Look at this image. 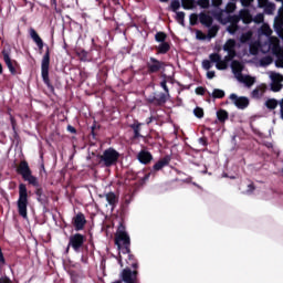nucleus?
Wrapping results in <instances>:
<instances>
[{
	"label": "nucleus",
	"instance_id": "63",
	"mask_svg": "<svg viewBox=\"0 0 283 283\" xmlns=\"http://www.w3.org/2000/svg\"><path fill=\"white\" fill-rule=\"evenodd\" d=\"M207 78H216V72L214 71H209L208 73H207Z\"/></svg>",
	"mask_w": 283,
	"mask_h": 283
},
{
	"label": "nucleus",
	"instance_id": "57",
	"mask_svg": "<svg viewBox=\"0 0 283 283\" xmlns=\"http://www.w3.org/2000/svg\"><path fill=\"white\" fill-rule=\"evenodd\" d=\"M199 144L202 145L203 147H207V145H209V142H208L207 137H200Z\"/></svg>",
	"mask_w": 283,
	"mask_h": 283
},
{
	"label": "nucleus",
	"instance_id": "21",
	"mask_svg": "<svg viewBox=\"0 0 283 283\" xmlns=\"http://www.w3.org/2000/svg\"><path fill=\"white\" fill-rule=\"evenodd\" d=\"M105 199L106 202H108L109 207H112V209H116V205H118V196L115 195L114 192H107L105 193Z\"/></svg>",
	"mask_w": 283,
	"mask_h": 283
},
{
	"label": "nucleus",
	"instance_id": "16",
	"mask_svg": "<svg viewBox=\"0 0 283 283\" xmlns=\"http://www.w3.org/2000/svg\"><path fill=\"white\" fill-rule=\"evenodd\" d=\"M29 34H30L32 41L35 42V45H38V49H39L40 52H41V50H43V48H44V45H45V43H43V39H41V36L39 35V33L36 32V30H34V28H31V29L29 30Z\"/></svg>",
	"mask_w": 283,
	"mask_h": 283
},
{
	"label": "nucleus",
	"instance_id": "25",
	"mask_svg": "<svg viewBox=\"0 0 283 283\" xmlns=\"http://www.w3.org/2000/svg\"><path fill=\"white\" fill-rule=\"evenodd\" d=\"M128 255V259L126 260V263L128 264V266H130L132 269H138V260H136V256L132 253H126Z\"/></svg>",
	"mask_w": 283,
	"mask_h": 283
},
{
	"label": "nucleus",
	"instance_id": "42",
	"mask_svg": "<svg viewBox=\"0 0 283 283\" xmlns=\"http://www.w3.org/2000/svg\"><path fill=\"white\" fill-rule=\"evenodd\" d=\"M210 59V63H220V60L222 59V56L218 53H211L209 55Z\"/></svg>",
	"mask_w": 283,
	"mask_h": 283
},
{
	"label": "nucleus",
	"instance_id": "44",
	"mask_svg": "<svg viewBox=\"0 0 283 283\" xmlns=\"http://www.w3.org/2000/svg\"><path fill=\"white\" fill-rule=\"evenodd\" d=\"M151 176V174H146L144 175V177H142L138 181H137V187H143L145 185V182H147V180H149V177Z\"/></svg>",
	"mask_w": 283,
	"mask_h": 283
},
{
	"label": "nucleus",
	"instance_id": "41",
	"mask_svg": "<svg viewBox=\"0 0 283 283\" xmlns=\"http://www.w3.org/2000/svg\"><path fill=\"white\" fill-rule=\"evenodd\" d=\"M193 114L196 116V118H205V109H202L201 107H196L193 109Z\"/></svg>",
	"mask_w": 283,
	"mask_h": 283
},
{
	"label": "nucleus",
	"instance_id": "18",
	"mask_svg": "<svg viewBox=\"0 0 283 283\" xmlns=\"http://www.w3.org/2000/svg\"><path fill=\"white\" fill-rule=\"evenodd\" d=\"M137 159L139 160V163H142V165H149V163L154 160V156L147 150H142L138 153Z\"/></svg>",
	"mask_w": 283,
	"mask_h": 283
},
{
	"label": "nucleus",
	"instance_id": "34",
	"mask_svg": "<svg viewBox=\"0 0 283 283\" xmlns=\"http://www.w3.org/2000/svg\"><path fill=\"white\" fill-rule=\"evenodd\" d=\"M212 98H224L226 93L220 88H214L211 94Z\"/></svg>",
	"mask_w": 283,
	"mask_h": 283
},
{
	"label": "nucleus",
	"instance_id": "13",
	"mask_svg": "<svg viewBox=\"0 0 283 283\" xmlns=\"http://www.w3.org/2000/svg\"><path fill=\"white\" fill-rule=\"evenodd\" d=\"M271 81L272 92H280V90H282L283 75L280 73H272Z\"/></svg>",
	"mask_w": 283,
	"mask_h": 283
},
{
	"label": "nucleus",
	"instance_id": "35",
	"mask_svg": "<svg viewBox=\"0 0 283 283\" xmlns=\"http://www.w3.org/2000/svg\"><path fill=\"white\" fill-rule=\"evenodd\" d=\"M176 21H177V23H179V25L185 27V12L184 11L176 12Z\"/></svg>",
	"mask_w": 283,
	"mask_h": 283
},
{
	"label": "nucleus",
	"instance_id": "54",
	"mask_svg": "<svg viewBox=\"0 0 283 283\" xmlns=\"http://www.w3.org/2000/svg\"><path fill=\"white\" fill-rule=\"evenodd\" d=\"M202 67H203V70H209L211 67V61L203 60L202 61Z\"/></svg>",
	"mask_w": 283,
	"mask_h": 283
},
{
	"label": "nucleus",
	"instance_id": "5",
	"mask_svg": "<svg viewBox=\"0 0 283 283\" xmlns=\"http://www.w3.org/2000/svg\"><path fill=\"white\" fill-rule=\"evenodd\" d=\"M146 74H148L149 76L154 75V74H160V72H165V67H167V63L150 56L147 61H146Z\"/></svg>",
	"mask_w": 283,
	"mask_h": 283
},
{
	"label": "nucleus",
	"instance_id": "9",
	"mask_svg": "<svg viewBox=\"0 0 283 283\" xmlns=\"http://www.w3.org/2000/svg\"><path fill=\"white\" fill-rule=\"evenodd\" d=\"M147 103L150 105H155L156 107H163L165 103H167V94L166 93H155L147 99Z\"/></svg>",
	"mask_w": 283,
	"mask_h": 283
},
{
	"label": "nucleus",
	"instance_id": "55",
	"mask_svg": "<svg viewBox=\"0 0 283 283\" xmlns=\"http://www.w3.org/2000/svg\"><path fill=\"white\" fill-rule=\"evenodd\" d=\"M255 191V184L251 182L248 185L247 193H253Z\"/></svg>",
	"mask_w": 283,
	"mask_h": 283
},
{
	"label": "nucleus",
	"instance_id": "37",
	"mask_svg": "<svg viewBox=\"0 0 283 283\" xmlns=\"http://www.w3.org/2000/svg\"><path fill=\"white\" fill-rule=\"evenodd\" d=\"M265 14H273L275 12V4L272 2H269L263 7Z\"/></svg>",
	"mask_w": 283,
	"mask_h": 283
},
{
	"label": "nucleus",
	"instance_id": "58",
	"mask_svg": "<svg viewBox=\"0 0 283 283\" xmlns=\"http://www.w3.org/2000/svg\"><path fill=\"white\" fill-rule=\"evenodd\" d=\"M211 3L213 8H220L222 6V0H212Z\"/></svg>",
	"mask_w": 283,
	"mask_h": 283
},
{
	"label": "nucleus",
	"instance_id": "7",
	"mask_svg": "<svg viewBox=\"0 0 283 283\" xmlns=\"http://www.w3.org/2000/svg\"><path fill=\"white\" fill-rule=\"evenodd\" d=\"M115 244L122 253H132V239L125 234H115Z\"/></svg>",
	"mask_w": 283,
	"mask_h": 283
},
{
	"label": "nucleus",
	"instance_id": "53",
	"mask_svg": "<svg viewBox=\"0 0 283 283\" xmlns=\"http://www.w3.org/2000/svg\"><path fill=\"white\" fill-rule=\"evenodd\" d=\"M160 86L163 87L164 92H166V94H169V87L167 86V80L161 81Z\"/></svg>",
	"mask_w": 283,
	"mask_h": 283
},
{
	"label": "nucleus",
	"instance_id": "20",
	"mask_svg": "<svg viewBox=\"0 0 283 283\" xmlns=\"http://www.w3.org/2000/svg\"><path fill=\"white\" fill-rule=\"evenodd\" d=\"M92 48H91V55L93 61H98L101 59V53L103 52V46L94 43V40H92Z\"/></svg>",
	"mask_w": 283,
	"mask_h": 283
},
{
	"label": "nucleus",
	"instance_id": "36",
	"mask_svg": "<svg viewBox=\"0 0 283 283\" xmlns=\"http://www.w3.org/2000/svg\"><path fill=\"white\" fill-rule=\"evenodd\" d=\"M240 14H234V15H230L228 17V23L232 24V25H238L240 23Z\"/></svg>",
	"mask_w": 283,
	"mask_h": 283
},
{
	"label": "nucleus",
	"instance_id": "62",
	"mask_svg": "<svg viewBox=\"0 0 283 283\" xmlns=\"http://www.w3.org/2000/svg\"><path fill=\"white\" fill-rule=\"evenodd\" d=\"M258 3L259 8H264L269 3V0H258Z\"/></svg>",
	"mask_w": 283,
	"mask_h": 283
},
{
	"label": "nucleus",
	"instance_id": "28",
	"mask_svg": "<svg viewBox=\"0 0 283 283\" xmlns=\"http://www.w3.org/2000/svg\"><path fill=\"white\" fill-rule=\"evenodd\" d=\"M239 80L241 83H244L247 87H252L255 84V77H252L251 75H247L245 77L241 76Z\"/></svg>",
	"mask_w": 283,
	"mask_h": 283
},
{
	"label": "nucleus",
	"instance_id": "12",
	"mask_svg": "<svg viewBox=\"0 0 283 283\" xmlns=\"http://www.w3.org/2000/svg\"><path fill=\"white\" fill-rule=\"evenodd\" d=\"M128 127L133 130V137L130 140H139V138H144L140 134L143 129V123L138 122V119H135L133 124H129Z\"/></svg>",
	"mask_w": 283,
	"mask_h": 283
},
{
	"label": "nucleus",
	"instance_id": "1",
	"mask_svg": "<svg viewBox=\"0 0 283 283\" xmlns=\"http://www.w3.org/2000/svg\"><path fill=\"white\" fill-rule=\"evenodd\" d=\"M15 171L19 176H22L24 182H28V185H31V187L35 188L34 193L36 196L38 202H40V205H48V197L45 196V191L43 190L41 184H39V178L32 175L30 164H28L27 160H21Z\"/></svg>",
	"mask_w": 283,
	"mask_h": 283
},
{
	"label": "nucleus",
	"instance_id": "11",
	"mask_svg": "<svg viewBox=\"0 0 283 283\" xmlns=\"http://www.w3.org/2000/svg\"><path fill=\"white\" fill-rule=\"evenodd\" d=\"M138 276V271L126 268L122 271V280L125 283H136V277Z\"/></svg>",
	"mask_w": 283,
	"mask_h": 283
},
{
	"label": "nucleus",
	"instance_id": "15",
	"mask_svg": "<svg viewBox=\"0 0 283 283\" xmlns=\"http://www.w3.org/2000/svg\"><path fill=\"white\" fill-rule=\"evenodd\" d=\"M3 61L9 70V72L14 76L17 75V69L14 67V64L12 62V59H10V52L3 50L2 51Z\"/></svg>",
	"mask_w": 283,
	"mask_h": 283
},
{
	"label": "nucleus",
	"instance_id": "31",
	"mask_svg": "<svg viewBox=\"0 0 283 283\" xmlns=\"http://www.w3.org/2000/svg\"><path fill=\"white\" fill-rule=\"evenodd\" d=\"M209 28L210 29L208 30V39H216V36H218V31L220 30V27L212 25Z\"/></svg>",
	"mask_w": 283,
	"mask_h": 283
},
{
	"label": "nucleus",
	"instance_id": "22",
	"mask_svg": "<svg viewBox=\"0 0 283 283\" xmlns=\"http://www.w3.org/2000/svg\"><path fill=\"white\" fill-rule=\"evenodd\" d=\"M224 52L237 54L235 52V41L233 39H229L223 45Z\"/></svg>",
	"mask_w": 283,
	"mask_h": 283
},
{
	"label": "nucleus",
	"instance_id": "23",
	"mask_svg": "<svg viewBox=\"0 0 283 283\" xmlns=\"http://www.w3.org/2000/svg\"><path fill=\"white\" fill-rule=\"evenodd\" d=\"M158 54H167L169 50H171V44L169 42H161L158 46H156Z\"/></svg>",
	"mask_w": 283,
	"mask_h": 283
},
{
	"label": "nucleus",
	"instance_id": "39",
	"mask_svg": "<svg viewBox=\"0 0 283 283\" xmlns=\"http://www.w3.org/2000/svg\"><path fill=\"white\" fill-rule=\"evenodd\" d=\"M260 63L263 67H266V65H271V63H273V57H271V55H266L260 60Z\"/></svg>",
	"mask_w": 283,
	"mask_h": 283
},
{
	"label": "nucleus",
	"instance_id": "17",
	"mask_svg": "<svg viewBox=\"0 0 283 283\" xmlns=\"http://www.w3.org/2000/svg\"><path fill=\"white\" fill-rule=\"evenodd\" d=\"M239 18L245 25H249V23H253V15L251 14V11L249 9H241L239 11Z\"/></svg>",
	"mask_w": 283,
	"mask_h": 283
},
{
	"label": "nucleus",
	"instance_id": "47",
	"mask_svg": "<svg viewBox=\"0 0 283 283\" xmlns=\"http://www.w3.org/2000/svg\"><path fill=\"white\" fill-rule=\"evenodd\" d=\"M217 70H227L229 67V64L224 62V60H220L217 64H216Z\"/></svg>",
	"mask_w": 283,
	"mask_h": 283
},
{
	"label": "nucleus",
	"instance_id": "32",
	"mask_svg": "<svg viewBox=\"0 0 283 283\" xmlns=\"http://www.w3.org/2000/svg\"><path fill=\"white\" fill-rule=\"evenodd\" d=\"M253 39V32L248 31L245 33H242L240 36V43H249Z\"/></svg>",
	"mask_w": 283,
	"mask_h": 283
},
{
	"label": "nucleus",
	"instance_id": "59",
	"mask_svg": "<svg viewBox=\"0 0 283 283\" xmlns=\"http://www.w3.org/2000/svg\"><path fill=\"white\" fill-rule=\"evenodd\" d=\"M6 264V258L3 256V251L0 248V269Z\"/></svg>",
	"mask_w": 283,
	"mask_h": 283
},
{
	"label": "nucleus",
	"instance_id": "10",
	"mask_svg": "<svg viewBox=\"0 0 283 283\" xmlns=\"http://www.w3.org/2000/svg\"><path fill=\"white\" fill-rule=\"evenodd\" d=\"M72 224L76 231H83L85 229V224H87V219H85V214L83 212H78L72 219Z\"/></svg>",
	"mask_w": 283,
	"mask_h": 283
},
{
	"label": "nucleus",
	"instance_id": "45",
	"mask_svg": "<svg viewBox=\"0 0 283 283\" xmlns=\"http://www.w3.org/2000/svg\"><path fill=\"white\" fill-rule=\"evenodd\" d=\"M196 4L200 6L203 10H207V8H209V6H211L209 0H198V1H196Z\"/></svg>",
	"mask_w": 283,
	"mask_h": 283
},
{
	"label": "nucleus",
	"instance_id": "30",
	"mask_svg": "<svg viewBox=\"0 0 283 283\" xmlns=\"http://www.w3.org/2000/svg\"><path fill=\"white\" fill-rule=\"evenodd\" d=\"M263 95H264V87L263 86H258L251 93L252 98H262Z\"/></svg>",
	"mask_w": 283,
	"mask_h": 283
},
{
	"label": "nucleus",
	"instance_id": "8",
	"mask_svg": "<svg viewBox=\"0 0 283 283\" xmlns=\"http://www.w3.org/2000/svg\"><path fill=\"white\" fill-rule=\"evenodd\" d=\"M230 101L235 105L238 109H247L250 105L249 97L247 96H238L235 93L230 94Z\"/></svg>",
	"mask_w": 283,
	"mask_h": 283
},
{
	"label": "nucleus",
	"instance_id": "61",
	"mask_svg": "<svg viewBox=\"0 0 283 283\" xmlns=\"http://www.w3.org/2000/svg\"><path fill=\"white\" fill-rule=\"evenodd\" d=\"M1 271V268H0ZM0 283H12V281L10 280V277L4 276V277H0Z\"/></svg>",
	"mask_w": 283,
	"mask_h": 283
},
{
	"label": "nucleus",
	"instance_id": "19",
	"mask_svg": "<svg viewBox=\"0 0 283 283\" xmlns=\"http://www.w3.org/2000/svg\"><path fill=\"white\" fill-rule=\"evenodd\" d=\"M199 22L201 25H205V28H211V25H213V18L207 12H201L199 13Z\"/></svg>",
	"mask_w": 283,
	"mask_h": 283
},
{
	"label": "nucleus",
	"instance_id": "43",
	"mask_svg": "<svg viewBox=\"0 0 283 283\" xmlns=\"http://www.w3.org/2000/svg\"><path fill=\"white\" fill-rule=\"evenodd\" d=\"M196 39L198 41H207V39H209V38L201 30H196Z\"/></svg>",
	"mask_w": 283,
	"mask_h": 283
},
{
	"label": "nucleus",
	"instance_id": "38",
	"mask_svg": "<svg viewBox=\"0 0 283 283\" xmlns=\"http://www.w3.org/2000/svg\"><path fill=\"white\" fill-rule=\"evenodd\" d=\"M169 9L172 12H178L180 10V0H171Z\"/></svg>",
	"mask_w": 283,
	"mask_h": 283
},
{
	"label": "nucleus",
	"instance_id": "46",
	"mask_svg": "<svg viewBox=\"0 0 283 283\" xmlns=\"http://www.w3.org/2000/svg\"><path fill=\"white\" fill-rule=\"evenodd\" d=\"M198 19H200V15H198V13L190 14V25H198Z\"/></svg>",
	"mask_w": 283,
	"mask_h": 283
},
{
	"label": "nucleus",
	"instance_id": "33",
	"mask_svg": "<svg viewBox=\"0 0 283 283\" xmlns=\"http://www.w3.org/2000/svg\"><path fill=\"white\" fill-rule=\"evenodd\" d=\"M155 41H157V43H165L167 42V33L159 31L155 34Z\"/></svg>",
	"mask_w": 283,
	"mask_h": 283
},
{
	"label": "nucleus",
	"instance_id": "40",
	"mask_svg": "<svg viewBox=\"0 0 283 283\" xmlns=\"http://www.w3.org/2000/svg\"><path fill=\"white\" fill-rule=\"evenodd\" d=\"M258 52H260V45L258 43H251L250 54H252V56H258Z\"/></svg>",
	"mask_w": 283,
	"mask_h": 283
},
{
	"label": "nucleus",
	"instance_id": "27",
	"mask_svg": "<svg viewBox=\"0 0 283 283\" xmlns=\"http://www.w3.org/2000/svg\"><path fill=\"white\" fill-rule=\"evenodd\" d=\"M217 118H218L219 123H224V122L229 120V112H227L226 109H219L217 112Z\"/></svg>",
	"mask_w": 283,
	"mask_h": 283
},
{
	"label": "nucleus",
	"instance_id": "48",
	"mask_svg": "<svg viewBox=\"0 0 283 283\" xmlns=\"http://www.w3.org/2000/svg\"><path fill=\"white\" fill-rule=\"evenodd\" d=\"M125 229H126L125 223H123V221L119 222V226L116 231V235H123V234L127 233V231H125Z\"/></svg>",
	"mask_w": 283,
	"mask_h": 283
},
{
	"label": "nucleus",
	"instance_id": "56",
	"mask_svg": "<svg viewBox=\"0 0 283 283\" xmlns=\"http://www.w3.org/2000/svg\"><path fill=\"white\" fill-rule=\"evenodd\" d=\"M11 127L13 129L14 135L17 136V119H14V117H11Z\"/></svg>",
	"mask_w": 283,
	"mask_h": 283
},
{
	"label": "nucleus",
	"instance_id": "24",
	"mask_svg": "<svg viewBox=\"0 0 283 283\" xmlns=\"http://www.w3.org/2000/svg\"><path fill=\"white\" fill-rule=\"evenodd\" d=\"M231 67L234 74H240V76H242V70L244 69V66H242V63L240 61L233 60L231 63Z\"/></svg>",
	"mask_w": 283,
	"mask_h": 283
},
{
	"label": "nucleus",
	"instance_id": "49",
	"mask_svg": "<svg viewBox=\"0 0 283 283\" xmlns=\"http://www.w3.org/2000/svg\"><path fill=\"white\" fill-rule=\"evenodd\" d=\"M229 34H235L238 30H240V27L238 24H230L227 28Z\"/></svg>",
	"mask_w": 283,
	"mask_h": 283
},
{
	"label": "nucleus",
	"instance_id": "3",
	"mask_svg": "<svg viewBox=\"0 0 283 283\" xmlns=\"http://www.w3.org/2000/svg\"><path fill=\"white\" fill-rule=\"evenodd\" d=\"M99 161L98 165L101 167H114L118 165V160L120 158V153H118L116 149L109 147L103 151L102 155H99Z\"/></svg>",
	"mask_w": 283,
	"mask_h": 283
},
{
	"label": "nucleus",
	"instance_id": "60",
	"mask_svg": "<svg viewBox=\"0 0 283 283\" xmlns=\"http://www.w3.org/2000/svg\"><path fill=\"white\" fill-rule=\"evenodd\" d=\"M241 3L244 8H249L253 3V0H241Z\"/></svg>",
	"mask_w": 283,
	"mask_h": 283
},
{
	"label": "nucleus",
	"instance_id": "52",
	"mask_svg": "<svg viewBox=\"0 0 283 283\" xmlns=\"http://www.w3.org/2000/svg\"><path fill=\"white\" fill-rule=\"evenodd\" d=\"M206 93H207V88H205V87H202V86H198V87L196 88V94H197L198 96H205Z\"/></svg>",
	"mask_w": 283,
	"mask_h": 283
},
{
	"label": "nucleus",
	"instance_id": "2",
	"mask_svg": "<svg viewBox=\"0 0 283 283\" xmlns=\"http://www.w3.org/2000/svg\"><path fill=\"white\" fill-rule=\"evenodd\" d=\"M41 76L44 85H46L48 90L54 94V85L50 81V46H46V51L41 61Z\"/></svg>",
	"mask_w": 283,
	"mask_h": 283
},
{
	"label": "nucleus",
	"instance_id": "64",
	"mask_svg": "<svg viewBox=\"0 0 283 283\" xmlns=\"http://www.w3.org/2000/svg\"><path fill=\"white\" fill-rule=\"evenodd\" d=\"M67 132H70L71 134H76V128L72 125L67 126Z\"/></svg>",
	"mask_w": 283,
	"mask_h": 283
},
{
	"label": "nucleus",
	"instance_id": "6",
	"mask_svg": "<svg viewBox=\"0 0 283 283\" xmlns=\"http://www.w3.org/2000/svg\"><path fill=\"white\" fill-rule=\"evenodd\" d=\"M86 240H87V237H85L82 233L72 234L69 238L66 253H69L70 247H72V249H73V251H75V253H81V249H83V247H85Z\"/></svg>",
	"mask_w": 283,
	"mask_h": 283
},
{
	"label": "nucleus",
	"instance_id": "26",
	"mask_svg": "<svg viewBox=\"0 0 283 283\" xmlns=\"http://www.w3.org/2000/svg\"><path fill=\"white\" fill-rule=\"evenodd\" d=\"M76 54L81 61H92V54L90 55V52L85 51V49L78 50Z\"/></svg>",
	"mask_w": 283,
	"mask_h": 283
},
{
	"label": "nucleus",
	"instance_id": "50",
	"mask_svg": "<svg viewBox=\"0 0 283 283\" xmlns=\"http://www.w3.org/2000/svg\"><path fill=\"white\" fill-rule=\"evenodd\" d=\"M237 55L238 53H228V55L224 56L223 62L229 65L230 61H233Z\"/></svg>",
	"mask_w": 283,
	"mask_h": 283
},
{
	"label": "nucleus",
	"instance_id": "4",
	"mask_svg": "<svg viewBox=\"0 0 283 283\" xmlns=\"http://www.w3.org/2000/svg\"><path fill=\"white\" fill-rule=\"evenodd\" d=\"M28 186L25 184L19 185V198H18V213L21 218L28 219Z\"/></svg>",
	"mask_w": 283,
	"mask_h": 283
},
{
	"label": "nucleus",
	"instance_id": "14",
	"mask_svg": "<svg viewBox=\"0 0 283 283\" xmlns=\"http://www.w3.org/2000/svg\"><path fill=\"white\" fill-rule=\"evenodd\" d=\"M169 163H171V156L166 155L153 166V170L160 171L161 169H165V167H169Z\"/></svg>",
	"mask_w": 283,
	"mask_h": 283
},
{
	"label": "nucleus",
	"instance_id": "51",
	"mask_svg": "<svg viewBox=\"0 0 283 283\" xmlns=\"http://www.w3.org/2000/svg\"><path fill=\"white\" fill-rule=\"evenodd\" d=\"M254 23H264V14L258 13L254 18H252Z\"/></svg>",
	"mask_w": 283,
	"mask_h": 283
},
{
	"label": "nucleus",
	"instance_id": "29",
	"mask_svg": "<svg viewBox=\"0 0 283 283\" xmlns=\"http://www.w3.org/2000/svg\"><path fill=\"white\" fill-rule=\"evenodd\" d=\"M184 10H193L196 8V0H181Z\"/></svg>",
	"mask_w": 283,
	"mask_h": 283
}]
</instances>
